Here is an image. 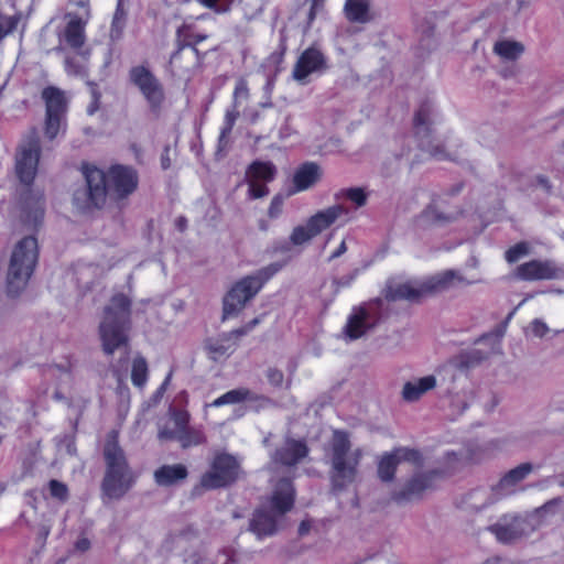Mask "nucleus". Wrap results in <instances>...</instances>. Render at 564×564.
Here are the masks:
<instances>
[{"instance_id":"f257e3e1","label":"nucleus","mask_w":564,"mask_h":564,"mask_svg":"<svg viewBox=\"0 0 564 564\" xmlns=\"http://www.w3.org/2000/svg\"><path fill=\"white\" fill-rule=\"evenodd\" d=\"M86 188L74 193V204L86 209L99 207L105 203L107 194L121 199L131 195L138 187V172L132 166L112 165L107 173L95 166L84 169Z\"/></svg>"},{"instance_id":"f03ea898","label":"nucleus","mask_w":564,"mask_h":564,"mask_svg":"<svg viewBox=\"0 0 564 564\" xmlns=\"http://www.w3.org/2000/svg\"><path fill=\"white\" fill-rule=\"evenodd\" d=\"M457 270H445L419 280L404 282L391 281L386 289L388 301H419L421 297L452 290L458 285L470 284Z\"/></svg>"},{"instance_id":"7ed1b4c3","label":"nucleus","mask_w":564,"mask_h":564,"mask_svg":"<svg viewBox=\"0 0 564 564\" xmlns=\"http://www.w3.org/2000/svg\"><path fill=\"white\" fill-rule=\"evenodd\" d=\"M436 119L437 111L434 104L430 100L422 102L413 119V129L419 147L437 161H455L459 155L458 148L462 147V143L455 138H448L444 142L436 139L434 137Z\"/></svg>"},{"instance_id":"20e7f679","label":"nucleus","mask_w":564,"mask_h":564,"mask_svg":"<svg viewBox=\"0 0 564 564\" xmlns=\"http://www.w3.org/2000/svg\"><path fill=\"white\" fill-rule=\"evenodd\" d=\"M130 299L118 293L105 307L104 317L99 325V338L102 350L112 355L117 349L128 346L130 329Z\"/></svg>"},{"instance_id":"39448f33","label":"nucleus","mask_w":564,"mask_h":564,"mask_svg":"<svg viewBox=\"0 0 564 564\" xmlns=\"http://www.w3.org/2000/svg\"><path fill=\"white\" fill-rule=\"evenodd\" d=\"M294 502V489L291 480L282 479L275 486L269 508L262 507L254 511L250 520V531L258 539L275 534L282 527L284 514Z\"/></svg>"},{"instance_id":"423d86ee","label":"nucleus","mask_w":564,"mask_h":564,"mask_svg":"<svg viewBox=\"0 0 564 564\" xmlns=\"http://www.w3.org/2000/svg\"><path fill=\"white\" fill-rule=\"evenodd\" d=\"M37 260L39 246L34 237H24L13 246L6 273V288L10 296H18L26 289Z\"/></svg>"},{"instance_id":"0eeeda50","label":"nucleus","mask_w":564,"mask_h":564,"mask_svg":"<svg viewBox=\"0 0 564 564\" xmlns=\"http://www.w3.org/2000/svg\"><path fill=\"white\" fill-rule=\"evenodd\" d=\"M362 456L364 451L360 447L351 449L346 432H334L330 443V480L335 490H341L355 482Z\"/></svg>"},{"instance_id":"6e6552de","label":"nucleus","mask_w":564,"mask_h":564,"mask_svg":"<svg viewBox=\"0 0 564 564\" xmlns=\"http://www.w3.org/2000/svg\"><path fill=\"white\" fill-rule=\"evenodd\" d=\"M104 457L106 474L102 490L107 497L119 499L132 487L134 477L115 434H110L107 438Z\"/></svg>"},{"instance_id":"1a4fd4ad","label":"nucleus","mask_w":564,"mask_h":564,"mask_svg":"<svg viewBox=\"0 0 564 564\" xmlns=\"http://www.w3.org/2000/svg\"><path fill=\"white\" fill-rule=\"evenodd\" d=\"M280 269L279 263H271L237 281L224 296L223 319L237 316Z\"/></svg>"},{"instance_id":"9d476101","label":"nucleus","mask_w":564,"mask_h":564,"mask_svg":"<svg viewBox=\"0 0 564 564\" xmlns=\"http://www.w3.org/2000/svg\"><path fill=\"white\" fill-rule=\"evenodd\" d=\"M347 214L348 209L340 204H335L317 212L311 216L304 225H299L293 228L290 235L291 243L302 246L310 242L313 238L335 224L341 216Z\"/></svg>"},{"instance_id":"9b49d317","label":"nucleus","mask_w":564,"mask_h":564,"mask_svg":"<svg viewBox=\"0 0 564 564\" xmlns=\"http://www.w3.org/2000/svg\"><path fill=\"white\" fill-rule=\"evenodd\" d=\"M538 528L539 522L533 516L506 514L487 530L496 536L498 542L510 544L531 535Z\"/></svg>"},{"instance_id":"f8f14e48","label":"nucleus","mask_w":564,"mask_h":564,"mask_svg":"<svg viewBox=\"0 0 564 564\" xmlns=\"http://www.w3.org/2000/svg\"><path fill=\"white\" fill-rule=\"evenodd\" d=\"M382 305L383 301L376 299L354 308L344 327L345 337L349 340H356L372 329L382 318Z\"/></svg>"},{"instance_id":"ddd939ff","label":"nucleus","mask_w":564,"mask_h":564,"mask_svg":"<svg viewBox=\"0 0 564 564\" xmlns=\"http://www.w3.org/2000/svg\"><path fill=\"white\" fill-rule=\"evenodd\" d=\"M239 473V463L228 454L217 455L212 469L203 475L200 484L207 489L224 487L235 481Z\"/></svg>"},{"instance_id":"4468645a","label":"nucleus","mask_w":564,"mask_h":564,"mask_svg":"<svg viewBox=\"0 0 564 564\" xmlns=\"http://www.w3.org/2000/svg\"><path fill=\"white\" fill-rule=\"evenodd\" d=\"M276 167L272 162L254 161L246 172L248 184V196L251 199H258L269 194L267 183L274 180Z\"/></svg>"},{"instance_id":"2eb2a0df","label":"nucleus","mask_w":564,"mask_h":564,"mask_svg":"<svg viewBox=\"0 0 564 564\" xmlns=\"http://www.w3.org/2000/svg\"><path fill=\"white\" fill-rule=\"evenodd\" d=\"M40 151V142L36 137H32L21 144L15 158V171L21 183L29 185L33 182L37 170Z\"/></svg>"},{"instance_id":"dca6fc26","label":"nucleus","mask_w":564,"mask_h":564,"mask_svg":"<svg viewBox=\"0 0 564 564\" xmlns=\"http://www.w3.org/2000/svg\"><path fill=\"white\" fill-rule=\"evenodd\" d=\"M441 477L440 471L417 474L409 479L405 485L392 495V500L404 505L422 498L425 491L434 488L436 480Z\"/></svg>"},{"instance_id":"f3484780","label":"nucleus","mask_w":564,"mask_h":564,"mask_svg":"<svg viewBox=\"0 0 564 564\" xmlns=\"http://www.w3.org/2000/svg\"><path fill=\"white\" fill-rule=\"evenodd\" d=\"M516 276L523 281L558 280L564 270L551 260H531L517 267Z\"/></svg>"},{"instance_id":"a211bd4d","label":"nucleus","mask_w":564,"mask_h":564,"mask_svg":"<svg viewBox=\"0 0 564 564\" xmlns=\"http://www.w3.org/2000/svg\"><path fill=\"white\" fill-rule=\"evenodd\" d=\"M401 462H411L415 465H421L422 456L419 451L408 447H398L391 453L383 454L378 463L379 478L384 482L391 481Z\"/></svg>"},{"instance_id":"6ab92c4d","label":"nucleus","mask_w":564,"mask_h":564,"mask_svg":"<svg viewBox=\"0 0 564 564\" xmlns=\"http://www.w3.org/2000/svg\"><path fill=\"white\" fill-rule=\"evenodd\" d=\"M89 21L87 11L83 14L65 13V25L59 34L61 41L74 48L82 47L86 41V25Z\"/></svg>"},{"instance_id":"aec40b11","label":"nucleus","mask_w":564,"mask_h":564,"mask_svg":"<svg viewBox=\"0 0 564 564\" xmlns=\"http://www.w3.org/2000/svg\"><path fill=\"white\" fill-rule=\"evenodd\" d=\"M132 82L140 89L151 109L158 110L164 100V91L153 73H132Z\"/></svg>"},{"instance_id":"412c9836","label":"nucleus","mask_w":564,"mask_h":564,"mask_svg":"<svg viewBox=\"0 0 564 564\" xmlns=\"http://www.w3.org/2000/svg\"><path fill=\"white\" fill-rule=\"evenodd\" d=\"M189 415L182 414L176 420V432H162L163 436L176 437L183 448L196 446L205 442L204 433L196 427L188 426Z\"/></svg>"},{"instance_id":"4be33fe9","label":"nucleus","mask_w":564,"mask_h":564,"mask_svg":"<svg viewBox=\"0 0 564 564\" xmlns=\"http://www.w3.org/2000/svg\"><path fill=\"white\" fill-rule=\"evenodd\" d=\"M460 214V210H451L447 207L445 197H438L423 210L421 219L430 225H445L456 220Z\"/></svg>"},{"instance_id":"5701e85b","label":"nucleus","mask_w":564,"mask_h":564,"mask_svg":"<svg viewBox=\"0 0 564 564\" xmlns=\"http://www.w3.org/2000/svg\"><path fill=\"white\" fill-rule=\"evenodd\" d=\"M500 497L496 486L476 488L464 496L460 507L467 511L478 512L496 502Z\"/></svg>"},{"instance_id":"b1692460","label":"nucleus","mask_w":564,"mask_h":564,"mask_svg":"<svg viewBox=\"0 0 564 564\" xmlns=\"http://www.w3.org/2000/svg\"><path fill=\"white\" fill-rule=\"evenodd\" d=\"M308 453V448L303 441L292 438L285 440L284 444L272 455V460L285 466L296 465Z\"/></svg>"},{"instance_id":"393cba45","label":"nucleus","mask_w":564,"mask_h":564,"mask_svg":"<svg viewBox=\"0 0 564 564\" xmlns=\"http://www.w3.org/2000/svg\"><path fill=\"white\" fill-rule=\"evenodd\" d=\"M238 339L235 330L209 338L206 343L209 358L215 361L228 358L236 350Z\"/></svg>"},{"instance_id":"a878e982","label":"nucleus","mask_w":564,"mask_h":564,"mask_svg":"<svg viewBox=\"0 0 564 564\" xmlns=\"http://www.w3.org/2000/svg\"><path fill=\"white\" fill-rule=\"evenodd\" d=\"M533 470L531 463H523L506 473L496 485L500 496L513 492V488L524 480Z\"/></svg>"},{"instance_id":"bb28decb","label":"nucleus","mask_w":564,"mask_h":564,"mask_svg":"<svg viewBox=\"0 0 564 564\" xmlns=\"http://www.w3.org/2000/svg\"><path fill=\"white\" fill-rule=\"evenodd\" d=\"M322 170L318 164L307 162L301 165L294 173L293 184L295 192L306 191L318 182Z\"/></svg>"},{"instance_id":"cd10ccee","label":"nucleus","mask_w":564,"mask_h":564,"mask_svg":"<svg viewBox=\"0 0 564 564\" xmlns=\"http://www.w3.org/2000/svg\"><path fill=\"white\" fill-rule=\"evenodd\" d=\"M344 13L352 23H368L373 19L370 0H346Z\"/></svg>"},{"instance_id":"c85d7f7f","label":"nucleus","mask_w":564,"mask_h":564,"mask_svg":"<svg viewBox=\"0 0 564 564\" xmlns=\"http://www.w3.org/2000/svg\"><path fill=\"white\" fill-rule=\"evenodd\" d=\"M187 477V468L182 464L163 465L154 471V480L159 486H172Z\"/></svg>"},{"instance_id":"c756f323","label":"nucleus","mask_w":564,"mask_h":564,"mask_svg":"<svg viewBox=\"0 0 564 564\" xmlns=\"http://www.w3.org/2000/svg\"><path fill=\"white\" fill-rule=\"evenodd\" d=\"M436 386L434 376H426L412 381H408L403 386L402 397L409 402L419 400L425 392L432 390Z\"/></svg>"},{"instance_id":"7c9ffc66","label":"nucleus","mask_w":564,"mask_h":564,"mask_svg":"<svg viewBox=\"0 0 564 564\" xmlns=\"http://www.w3.org/2000/svg\"><path fill=\"white\" fill-rule=\"evenodd\" d=\"M45 101L46 113L63 115L66 111V97L64 91L56 87H46L42 93Z\"/></svg>"},{"instance_id":"2f4dec72","label":"nucleus","mask_w":564,"mask_h":564,"mask_svg":"<svg viewBox=\"0 0 564 564\" xmlns=\"http://www.w3.org/2000/svg\"><path fill=\"white\" fill-rule=\"evenodd\" d=\"M326 67V61L321 51L311 47L302 53L300 56L296 70H318Z\"/></svg>"},{"instance_id":"473e14b6","label":"nucleus","mask_w":564,"mask_h":564,"mask_svg":"<svg viewBox=\"0 0 564 564\" xmlns=\"http://www.w3.org/2000/svg\"><path fill=\"white\" fill-rule=\"evenodd\" d=\"M258 399L253 392L246 388H238L230 390L219 398L215 399L210 406L219 408L226 404H237L243 401H250Z\"/></svg>"},{"instance_id":"72a5a7b5","label":"nucleus","mask_w":564,"mask_h":564,"mask_svg":"<svg viewBox=\"0 0 564 564\" xmlns=\"http://www.w3.org/2000/svg\"><path fill=\"white\" fill-rule=\"evenodd\" d=\"M492 50L500 58L513 61L524 52V46L522 43L517 41L500 40L495 43Z\"/></svg>"},{"instance_id":"f704fd0d","label":"nucleus","mask_w":564,"mask_h":564,"mask_svg":"<svg viewBox=\"0 0 564 564\" xmlns=\"http://www.w3.org/2000/svg\"><path fill=\"white\" fill-rule=\"evenodd\" d=\"M148 362L145 358L138 356L133 359L131 369L132 383L142 389L148 381Z\"/></svg>"},{"instance_id":"c9c22d12","label":"nucleus","mask_w":564,"mask_h":564,"mask_svg":"<svg viewBox=\"0 0 564 564\" xmlns=\"http://www.w3.org/2000/svg\"><path fill=\"white\" fill-rule=\"evenodd\" d=\"M337 197L345 198L352 203L356 208H360L367 204L369 193L364 187H349L341 189Z\"/></svg>"},{"instance_id":"e433bc0d","label":"nucleus","mask_w":564,"mask_h":564,"mask_svg":"<svg viewBox=\"0 0 564 564\" xmlns=\"http://www.w3.org/2000/svg\"><path fill=\"white\" fill-rule=\"evenodd\" d=\"M126 20H127V14H126L124 10L122 9V7L120 4H118L116 12L112 17L111 26H110V31H109V36H110L111 41H113V42L119 41L122 37L123 30L126 26Z\"/></svg>"},{"instance_id":"4c0bfd02","label":"nucleus","mask_w":564,"mask_h":564,"mask_svg":"<svg viewBox=\"0 0 564 564\" xmlns=\"http://www.w3.org/2000/svg\"><path fill=\"white\" fill-rule=\"evenodd\" d=\"M238 116H239L238 110H236V109L227 110V112L225 115V119H224V126L220 130L219 140H218L219 150H223L227 145L228 137L231 133V130L235 126V122H236Z\"/></svg>"},{"instance_id":"58836bf2","label":"nucleus","mask_w":564,"mask_h":564,"mask_svg":"<svg viewBox=\"0 0 564 564\" xmlns=\"http://www.w3.org/2000/svg\"><path fill=\"white\" fill-rule=\"evenodd\" d=\"M530 254V245L525 241H521L510 247L505 252V259L509 263H514L522 257Z\"/></svg>"},{"instance_id":"ea45409f","label":"nucleus","mask_w":564,"mask_h":564,"mask_svg":"<svg viewBox=\"0 0 564 564\" xmlns=\"http://www.w3.org/2000/svg\"><path fill=\"white\" fill-rule=\"evenodd\" d=\"M182 414H188L187 412L185 411H176V410H171L170 412V419L166 423L164 424H161L159 426V433H158V437L161 440V441H172V440H176V437H170V436H163L162 435V432L164 431H167V432H176V420L178 419L180 415Z\"/></svg>"},{"instance_id":"a19ab883","label":"nucleus","mask_w":564,"mask_h":564,"mask_svg":"<svg viewBox=\"0 0 564 564\" xmlns=\"http://www.w3.org/2000/svg\"><path fill=\"white\" fill-rule=\"evenodd\" d=\"M63 115H56V113H46V121H45V135L48 139H54L61 128H62V120Z\"/></svg>"},{"instance_id":"79ce46f5","label":"nucleus","mask_w":564,"mask_h":564,"mask_svg":"<svg viewBox=\"0 0 564 564\" xmlns=\"http://www.w3.org/2000/svg\"><path fill=\"white\" fill-rule=\"evenodd\" d=\"M69 9L66 13L83 14L85 11L88 13V19H91V10L89 0H69Z\"/></svg>"},{"instance_id":"37998d69","label":"nucleus","mask_w":564,"mask_h":564,"mask_svg":"<svg viewBox=\"0 0 564 564\" xmlns=\"http://www.w3.org/2000/svg\"><path fill=\"white\" fill-rule=\"evenodd\" d=\"M284 196L281 194L275 195L270 203V206L268 208V216L272 219L278 218L283 210L284 205Z\"/></svg>"},{"instance_id":"c03bdc74","label":"nucleus","mask_w":564,"mask_h":564,"mask_svg":"<svg viewBox=\"0 0 564 564\" xmlns=\"http://www.w3.org/2000/svg\"><path fill=\"white\" fill-rule=\"evenodd\" d=\"M50 492L53 497L65 500L67 498V487L65 484L58 481V480H51L48 484Z\"/></svg>"},{"instance_id":"a18cd8bd","label":"nucleus","mask_w":564,"mask_h":564,"mask_svg":"<svg viewBox=\"0 0 564 564\" xmlns=\"http://www.w3.org/2000/svg\"><path fill=\"white\" fill-rule=\"evenodd\" d=\"M17 24L18 20L15 17L0 15V29H2L4 35L13 31Z\"/></svg>"},{"instance_id":"49530a36","label":"nucleus","mask_w":564,"mask_h":564,"mask_svg":"<svg viewBox=\"0 0 564 564\" xmlns=\"http://www.w3.org/2000/svg\"><path fill=\"white\" fill-rule=\"evenodd\" d=\"M269 382L274 387H281L284 380L283 372L275 368H270L267 372Z\"/></svg>"},{"instance_id":"de8ad7c7","label":"nucleus","mask_w":564,"mask_h":564,"mask_svg":"<svg viewBox=\"0 0 564 564\" xmlns=\"http://www.w3.org/2000/svg\"><path fill=\"white\" fill-rule=\"evenodd\" d=\"M248 97V87L245 80H239L236 85L234 91L235 102H239L240 100H245Z\"/></svg>"},{"instance_id":"09e8293b","label":"nucleus","mask_w":564,"mask_h":564,"mask_svg":"<svg viewBox=\"0 0 564 564\" xmlns=\"http://www.w3.org/2000/svg\"><path fill=\"white\" fill-rule=\"evenodd\" d=\"M89 87H90V94H91V102L87 107V113L91 116L99 108V93L97 91L95 85L89 84Z\"/></svg>"},{"instance_id":"8fccbe9b","label":"nucleus","mask_w":564,"mask_h":564,"mask_svg":"<svg viewBox=\"0 0 564 564\" xmlns=\"http://www.w3.org/2000/svg\"><path fill=\"white\" fill-rule=\"evenodd\" d=\"M359 273V270H355L354 272L349 273L348 275H345L340 279H335L333 281V283L337 286V290L339 288H347V286H350L352 284V282L355 281V279L357 278Z\"/></svg>"},{"instance_id":"3c124183","label":"nucleus","mask_w":564,"mask_h":564,"mask_svg":"<svg viewBox=\"0 0 564 564\" xmlns=\"http://www.w3.org/2000/svg\"><path fill=\"white\" fill-rule=\"evenodd\" d=\"M262 318L261 317H256L253 319H251L250 322H248L246 325H243L242 327L240 328H237V329H234L235 333H236V337H242L245 335H247L249 332H251L257 325H259L261 323Z\"/></svg>"},{"instance_id":"603ef678","label":"nucleus","mask_w":564,"mask_h":564,"mask_svg":"<svg viewBox=\"0 0 564 564\" xmlns=\"http://www.w3.org/2000/svg\"><path fill=\"white\" fill-rule=\"evenodd\" d=\"M531 330L534 336L543 337L549 332V327L543 321L534 319L531 323Z\"/></svg>"},{"instance_id":"864d4df0","label":"nucleus","mask_w":564,"mask_h":564,"mask_svg":"<svg viewBox=\"0 0 564 564\" xmlns=\"http://www.w3.org/2000/svg\"><path fill=\"white\" fill-rule=\"evenodd\" d=\"M203 7L213 10L214 12L220 14L227 11L226 8H221L218 6L219 0H197Z\"/></svg>"},{"instance_id":"5fc2aeb1","label":"nucleus","mask_w":564,"mask_h":564,"mask_svg":"<svg viewBox=\"0 0 564 564\" xmlns=\"http://www.w3.org/2000/svg\"><path fill=\"white\" fill-rule=\"evenodd\" d=\"M311 74L312 73H292L289 80L295 82L299 85H307L311 82Z\"/></svg>"},{"instance_id":"6e6d98bb","label":"nucleus","mask_w":564,"mask_h":564,"mask_svg":"<svg viewBox=\"0 0 564 564\" xmlns=\"http://www.w3.org/2000/svg\"><path fill=\"white\" fill-rule=\"evenodd\" d=\"M171 378H172V372H170L166 378L164 379V381L162 382V384L156 389L155 393L153 394V399L155 402L160 401L161 398L163 397V394L165 393L166 391V388L171 381Z\"/></svg>"},{"instance_id":"4d7b16f0","label":"nucleus","mask_w":564,"mask_h":564,"mask_svg":"<svg viewBox=\"0 0 564 564\" xmlns=\"http://www.w3.org/2000/svg\"><path fill=\"white\" fill-rule=\"evenodd\" d=\"M294 133V130L289 124V118L285 119V123L281 127L279 135L282 140L288 139Z\"/></svg>"},{"instance_id":"13d9d810","label":"nucleus","mask_w":564,"mask_h":564,"mask_svg":"<svg viewBox=\"0 0 564 564\" xmlns=\"http://www.w3.org/2000/svg\"><path fill=\"white\" fill-rule=\"evenodd\" d=\"M90 547V542L87 538H82L75 543V549L79 552H86Z\"/></svg>"},{"instance_id":"bf43d9fd","label":"nucleus","mask_w":564,"mask_h":564,"mask_svg":"<svg viewBox=\"0 0 564 564\" xmlns=\"http://www.w3.org/2000/svg\"><path fill=\"white\" fill-rule=\"evenodd\" d=\"M347 251L346 242L343 240L338 248L332 253L330 260L336 259Z\"/></svg>"},{"instance_id":"052dcab7","label":"nucleus","mask_w":564,"mask_h":564,"mask_svg":"<svg viewBox=\"0 0 564 564\" xmlns=\"http://www.w3.org/2000/svg\"><path fill=\"white\" fill-rule=\"evenodd\" d=\"M308 529L310 525L306 524L305 522H302L299 528L300 534H305L306 532H308Z\"/></svg>"},{"instance_id":"680f3d73","label":"nucleus","mask_w":564,"mask_h":564,"mask_svg":"<svg viewBox=\"0 0 564 564\" xmlns=\"http://www.w3.org/2000/svg\"><path fill=\"white\" fill-rule=\"evenodd\" d=\"M177 226H178V228H180L181 230H183V229L185 228V226H186V220H185L184 218H180V219L177 220Z\"/></svg>"},{"instance_id":"e2e57ef3","label":"nucleus","mask_w":564,"mask_h":564,"mask_svg":"<svg viewBox=\"0 0 564 564\" xmlns=\"http://www.w3.org/2000/svg\"><path fill=\"white\" fill-rule=\"evenodd\" d=\"M312 11L323 3L324 0H312Z\"/></svg>"},{"instance_id":"0e129e2a","label":"nucleus","mask_w":564,"mask_h":564,"mask_svg":"<svg viewBox=\"0 0 564 564\" xmlns=\"http://www.w3.org/2000/svg\"><path fill=\"white\" fill-rule=\"evenodd\" d=\"M462 189V185H456L453 189H452V194H457L459 193Z\"/></svg>"},{"instance_id":"69168bd1","label":"nucleus","mask_w":564,"mask_h":564,"mask_svg":"<svg viewBox=\"0 0 564 564\" xmlns=\"http://www.w3.org/2000/svg\"><path fill=\"white\" fill-rule=\"evenodd\" d=\"M539 180H540L541 184H543V186L549 187V182L546 178L540 177Z\"/></svg>"},{"instance_id":"338daca9","label":"nucleus","mask_w":564,"mask_h":564,"mask_svg":"<svg viewBox=\"0 0 564 564\" xmlns=\"http://www.w3.org/2000/svg\"><path fill=\"white\" fill-rule=\"evenodd\" d=\"M162 166H163V169H167L169 161L167 160H162Z\"/></svg>"},{"instance_id":"774afa93","label":"nucleus","mask_w":564,"mask_h":564,"mask_svg":"<svg viewBox=\"0 0 564 564\" xmlns=\"http://www.w3.org/2000/svg\"><path fill=\"white\" fill-rule=\"evenodd\" d=\"M260 228H261L262 230H265V229H267V226H265L264 224H261V225H260Z\"/></svg>"}]
</instances>
